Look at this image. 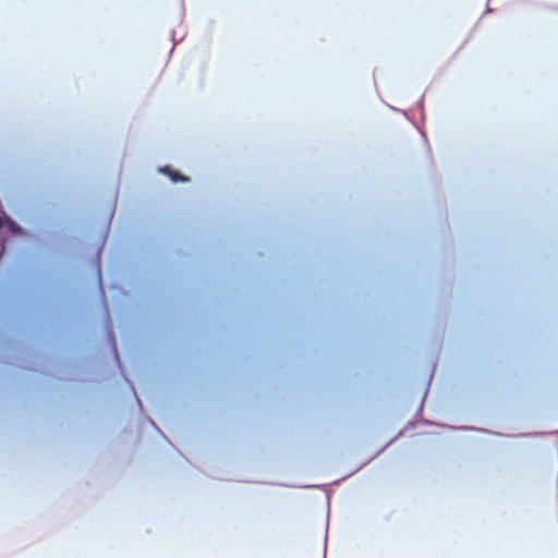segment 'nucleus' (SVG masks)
Returning <instances> with one entry per match:
<instances>
[{"label":"nucleus","mask_w":558,"mask_h":558,"mask_svg":"<svg viewBox=\"0 0 558 558\" xmlns=\"http://www.w3.org/2000/svg\"><path fill=\"white\" fill-rule=\"evenodd\" d=\"M162 172L167 173L173 182H187L190 179L178 171L165 167L161 169Z\"/></svg>","instance_id":"f257e3e1"},{"label":"nucleus","mask_w":558,"mask_h":558,"mask_svg":"<svg viewBox=\"0 0 558 558\" xmlns=\"http://www.w3.org/2000/svg\"><path fill=\"white\" fill-rule=\"evenodd\" d=\"M5 222L9 225V227L11 228V230H13V231H17V230H20V229L16 227V225H15L12 220H10V219H9V218L3 214L2 216H0V229L3 227V225H4Z\"/></svg>","instance_id":"f03ea898"},{"label":"nucleus","mask_w":558,"mask_h":558,"mask_svg":"<svg viewBox=\"0 0 558 558\" xmlns=\"http://www.w3.org/2000/svg\"><path fill=\"white\" fill-rule=\"evenodd\" d=\"M97 272H98V278H99V281H100L101 278H100V259L99 258L97 259Z\"/></svg>","instance_id":"7ed1b4c3"}]
</instances>
